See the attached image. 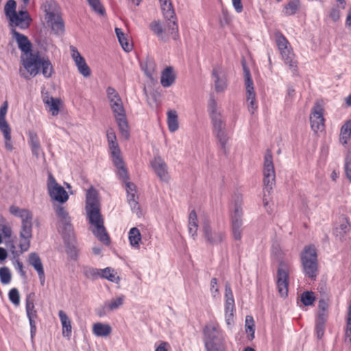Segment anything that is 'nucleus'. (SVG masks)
Masks as SVG:
<instances>
[{
	"instance_id": "nucleus-26",
	"label": "nucleus",
	"mask_w": 351,
	"mask_h": 351,
	"mask_svg": "<svg viewBox=\"0 0 351 351\" xmlns=\"http://www.w3.org/2000/svg\"><path fill=\"white\" fill-rule=\"evenodd\" d=\"M339 224L335 228V234L341 241H343L347 233L350 232L351 226L348 218L345 216L339 217Z\"/></svg>"
},
{
	"instance_id": "nucleus-30",
	"label": "nucleus",
	"mask_w": 351,
	"mask_h": 351,
	"mask_svg": "<svg viewBox=\"0 0 351 351\" xmlns=\"http://www.w3.org/2000/svg\"><path fill=\"white\" fill-rule=\"evenodd\" d=\"M106 136L112 156L120 155L121 151L117 141L115 132L112 129H109L107 130Z\"/></svg>"
},
{
	"instance_id": "nucleus-41",
	"label": "nucleus",
	"mask_w": 351,
	"mask_h": 351,
	"mask_svg": "<svg viewBox=\"0 0 351 351\" xmlns=\"http://www.w3.org/2000/svg\"><path fill=\"white\" fill-rule=\"evenodd\" d=\"M242 225L243 221L232 219V234L235 240L240 241L242 238Z\"/></svg>"
},
{
	"instance_id": "nucleus-40",
	"label": "nucleus",
	"mask_w": 351,
	"mask_h": 351,
	"mask_svg": "<svg viewBox=\"0 0 351 351\" xmlns=\"http://www.w3.org/2000/svg\"><path fill=\"white\" fill-rule=\"evenodd\" d=\"M124 300V295H121L117 298L107 301L104 304V308L108 311L117 310L123 305Z\"/></svg>"
},
{
	"instance_id": "nucleus-28",
	"label": "nucleus",
	"mask_w": 351,
	"mask_h": 351,
	"mask_svg": "<svg viewBox=\"0 0 351 351\" xmlns=\"http://www.w3.org/2000/svg\"><path fill=\"white\" fill-rule=\"evenodd\" d=\"M43 103L49 108V111L53 116L58 115L60 112V106L61 100L48 95L43 97Z\"/></svg>"
},
{
	"instance_id": "nucleus-52",
	"label": "nucleus",
	"mask_w": 351,
	"mask_h": 351,
	"mask_svg": "<svg viewBox=\"0 0 351 351\" xmlns=\"http://www.w3.org/2000/svg\"><path fill=\"white\" fill-rule=\"evenodd\" d=\"M3 134L5 139V147L8 151H12L14 147L11 141V129L10 128L7 129L0 130Z\"/></svg>"
},
{
	"instance_id": "nucleus-49",
	"label": "nucleus",
	"mask_w": 351,
	"mask_h": 351,
	"mask_svg": "<svg viewBox=\"0 0 351 351\" xmlns=\"http://www.w3.org/2000/svg\"><path fill=\"white\" fill-rule=\"evenodd\" d=\"M345 341L351 343V300L348 307L346 319V329L345 332Z\"/></svg>"
},
{
	"instance_id": "nucleus-37",
	"label": "nucleus",
	"mask_w": 351,
	"mask_h": 351,
	"mask_svg": "<svg viewBox=\"0 0 351 351\" xmlns=\"http://www.w3.org/2000/svg\"><path fill=\"white\" fill-rule=\"evenodd\" d=\"M115 33L117 36L118 40H119L120 45H121L123 49L127 52L130 51L132 49V44L130 43L127 36L123 32L121 29L116 27Z\"/></svg>"
},
{
	"instance_id": "nucleus-55",
	"label": "nucleus",
	"mask_w": 351,
	"mask_h": 351,
	"mask_svg": "<svg viewBox=\"0 0 351 351\" xmlns=\"http://www.w3.org/2000/svg\"><path fill=\"white\" fill-rule=\"evenodd\" d=\"M344 169L346 178L351 182V152L346 157Z\"/></svg>"
},
{
	"instance_id": "nucleus-21",
	"label": "nucleus",
	"mask_w": 351,
	"mask_h": 351,
	"mask_svg": "<svg viewBox=\"0 0 351 351\" xmlns=\"http://www.w3.org/2000/svg\"><path fill=\"white\" fill-rule=\"evenodd\" d=\"M12 27H19L21 29H27L32 21L29 14L26 10H20L9 19Z\"/></svg>"
},
{
	"instance_id": "nucleus-64",
	"label": "nucleus",
	"mask_w": 351,
	"mask_h": 351,
	"mask_svg": "<svg viewBox=\"0 0 351 351\" xmlns=\"http://www.w3.org/2000/svg\"><path fill=\"white\" fill-rule=\"evenodd\" d=\"M234 313H225L226 322L228 326H230L233 322Z\"/></svg>"
},
{
	"instance_id": "nucleus-17",
	"label": "nucleus",
	"mask_w": 351,
	"mask_h": 351,
	"mask_svg": "<svg viewBox=\"0 0 351 351\" xmlns=\"http://www.w3.org/2000/svg\"><path fill=\"white\" fill-rule=\"evenodd\" d=\"M25 310L30 325L31 338L33 339L36 332V320L38 318L37 311L35 309L34 300L31 295H28L25 300Z\"/></svg>"
},
{
	"instance_id": "nucleus-34",
	"label": "nucleus",
	"mask_w": 351,
	"mask_h": 351,
	"mask_svg": "<svg viewBox=\"0 0 351 351\" xmlns=\"http://www.w3.org/2000/svg\"><path fill=\"white\" fill-rule=\"evenodd\" d=\"M175 82V75L171 66L166 67L161 73V85L167 88L171 86Z\"/></svg>"
},
{
	"instance_id": "nucleus-56",
	"label": "nucleus",
	"mask_w": 351,
	"mask_h": 351,
	"mask_svg": "<svg viewBox=\"0 0 351 351\" xmlns=\"http://www.w3.org/2000/svg\"><path fill=\"white\" fill-rule=\"evenodd\" d=\"M29 135V144L30 147H34L40 145V141L37 134L35 132L30 131Z\"/></svg>"
},
{
	"instance_id": "nucleus-15",
	"label": "nucleus",
	"mask_w": 351,
	"mask_h": 351,
	"mask_svg": "<svg viewBox=\"0 0 351 351\" xmlns=\"http://www.w3.org/2000/svg\"><path fill=\"white\" fill-rule=\"evenodd\" d=\"M9 211L12 215L21 219L20 230H33V214L32 211L27 208H20L14 205L10 207Z\"/></svg>"
},
{
	"instance_id": "nucleus-50",
	"label": "nucleus",
	"mask_w": 351,
	"mask_h": 351,
	"mask_svg": "<svg viewBox=\"0 0 351 351\" xmlns=\"http://www.w3.org/2000/svg\"><path fill=\"white\" fill-rule=\"evenodd\" d=\"M8 110V104L5 102L0 108V130L9 128L10 126L5 120V114Z\"/></svg>"
},
{
	"instance_id": "nucleus-36",
	"label": "nucleus",
	"mask_w": 351,
	"mask_h": 351,
	"mask_svg": "<svg viewBox=\"0 0 351 351\" xmlns=\"http://www.w3.org/2000/svg\"><path fill=\"white\" fill-rule=\"evenodd\" d=\"M141 66L146 76L151 80H153L156 72V64L154 61L151 59L147 60L145 62L141 64Z\"/></svg>"
},
{
	"instance_id": "nucleus-45",
	"label": "nucleus",
	"mask_w": 351,
	"mask_h": 351,
	"mask_svg": "<svg viewBox=\"0 0 351 351\" xmlns=\"http://www.w3.org/2000/svg\"><path fill=\"white\" fill-rule=\"evenodd\" d=\"M92 10L98 15L104 16L106 14V9L100 0H87Z\"/></svg>"
},
{
	"instance_id": "nucleus-29",
	"label": "nucleus",
	"mask_w": 351,
	"mask_h": 351,
	"mask_svg": "<svg viewBox=\"0 0 351 351\" xmlns=\"http://www.w3.org/2000/svg\"><path fill=\"white\" fill-rule=\"evenodd\" d=\"M188 230L191 237L195 240L197 237L198 219L196 212L193 210L189 215Z\"/></svg>"
},
{
	"instance_id": "nucleus-46",
	"label": "nucleus",
	"mask_w": 351,
	"mask_h": 351,
	"mask_svg": "<svg viewBox=\"0 0 351 351\" xmlns=\"http://www.w3.org/2000/svg\"><path fill=\"white\" fill-rule=\"evenodd\" d=\"M83 274L86 278L95 280L99 278L100 269L84 266L83 267Z\"/></svg>"
},
{
	"instance_id": "nucleus-6",
	"label": "nucleus",
	"mask_w": 351,
	"mask_h": 351,
	"mask_svg": "<svg viewBox=\"0 0 351 351\" xmlns=\"http://www.w3.org/2000/svg\"><path fill=\"white\" fill-rule=\"evenodd\" d=\"M208 111L212 121L213 130L219 140L221 149L225 154L227 153L226 144L228 136L226 132V123L217 106V103L213 97L208 101Z\"/></svg>"
},
{
	"instance_id": "nucleus-20",
	"label": "nucleus",
	"mask_w": 351,
	"mask_h": 351,
	"mask_svg": "<svg viewBox=\"0 0 351 351\" xmlns=\"http://www.w3.org/2000/svg\"><path fill=\"white\" fill-rule=\"evenodd\" d=\"M71 56L73 59L79 73L84 77H88L91 75L90 67L86 64L85 59L81 56L77 49L71 46Z\"/></svg>"
},
{
	"instance_id": "nucleus-35",
	"label": "nucleus",
	"mask_w": 351,
	"mask_h": 351,
	"mask_svg": "<svg viewBox=\"0 0 351 351\" xmlns=\"http://www.w3.org/2000/svg\"><path fill=\"white\" fill-rule=\"evenodd\" d=\"M99 278L107 279L115 283H118L120 280L119 277L117 275V272L111 267L100 269Z\"/></svg>"
},
{
	"instance_id": "nucleus-19",
	"label": "nucleus",
	"mask_w": 351,
	"mask_h": 351,
	"mask_svg": "<svg viewBox=\"0 0 351 351\" xmlns=\"http://www.w3.org/2000/svg\"><path fill=\"white\" fill-rule=\"evenodd\" d=\"M324 110L323 108L317 104L312 110V112L310 117L311 127L315 132L321 131L324 127Z\"/></svg>"
},
{
	"instance_id": "nucleus-57",
	"label": "nucleus",
	"mask_w": 351,
	"mask_h": 351,
	"mask_svg": "<svg viewBox=\"0 0 351 351\" xmlns=\"http://www.w3.org/2000/svg\"><path fill=\"white\" fill-rule=\"evenodd\" d=\"M242 215L243 211L241 207L237 205L232 216V219H238L239 221H242Z\"/></svg>"
},
{
	"instance_id": "nucleus-33",
	"label": "nucleus",
	"mask_w": 351,
	"mask_h": 351,
	"mask_svg": "<svg viewBox=\"0 0 351 351\" xmlns=\"http://www.w3.org/2000/svg\"><path fill=\"white\" fill-rule=\"evenodd\" d=\"M58 316L62 327L64 337H70L72 331L71 322L66 313L62 310L58 311Z\"/></svg>"
},
{
	"instance_id": "nucleus-24",
	"label": "nucleus",
	"mask_w": 351,
	"mask_h": 351,
	"mask_svg": "<svg viewBox=\"0 0 351 351\" xmlns=\"http://www.w3.org/2000/svg\"><path fill=\"white\" fill-rule=\"evenodd\" d=\"M11 33L12 34L13 38L16 40L18 47L23 52V54H26V53L32 52V43L29 40L28 38L17 32L16 29L12 28Z\"/></svg>"
},
{
	"instance_id": "nucleus-42",
	"label": "nucleus",
	"mask_w": 351,
	"mask_h": 351,
	"mask_svg": "<svg viewBox=\"0 0 351 351\" xmlns=\"http://www.w3.org/2000/svg\"><path fill=\"white\" fill-rule=\"evenodd\" d=\"M300 7L299 0H293L285 5L283 12L286 16H292L299 10Z\"/></svg>"
},
{
	"instance_id": "nucleus-60",
	"label": "nucleus",
	"mask_w": 351,
	"mask_h": 351,
	"mask_svg": "<svg viewBox=\"0 0 351 351\" xmlns=\"http://www.w3.org/2000/svg\"><path fill=\"white\" fill-rule=\"evenodd\" d=\"M330 17L333 21H337L341 17V12L337 8H332L330 10Z\"/></svg>"
},
{
	"instance_id": "nucleus-47",
	"label": "nucleus",
	"mask_w": 351,
	"mask_h": 351,
	"mask_svg": "<svg viewBox=\"0 0 351 351\" xmlns=\"http://www.w3.org/2000/svg\"><path fill=\"white\" fill-rule=\"evenodd\" d=\"M301 302L304 306H311L313 305L315 300V297L314 295V293L313 291H304L301 294Z\"/></svg>"
},
{
	"instance_id": "nucleus-13",
	"label": "nucleus",
	"mask_w": 351,
	"mask_h": 351,
	"mask_svg": "<svg viewBox=\"0 0 351 351\" xmlns=\"http://www.w3.org/2000/svg\"><path fill=\"white\" fill-rule=\"evenodd\" d=\"M47 191L49 196L55 201L64 203L69 199L65 189L58 184L51 173H49L47 179Z\"/></svg>"
},
{
	"instance_id": "nucleus-5",
	"label": "nucleus",
	"mask_w": 351,
	"mask_h": 351,
	"mask_svg": "<svg viewBox=\"0 0 351 351\" xmlns=\"http://www.w3.org/2000/svg\"><path fill=\"white\" fill-rule=\"evenodd\" d=\"M204 342L206 351H224L225 333L216 321L208 323L203 329Z\"/></svg>"
},
{
	"instance_id": "nucleus-23",
	"label": "nucleus",
	"mask_w": 351,
	"mask_h": 351,
	"mask_svg": "<svg viewBox=\"0 0 351 351\" xmlns=\"http://www.w3.org/2000/svg\"><path fill=\"white\" fill-rule=\"evenodd\" d=\"M18 253L23 254L27 252L31 246V240L32 239V230H20L19 233Z\"/></svg>"
},
{
	"instance_id": "nucleus-63",
	"label": "nucleus",
	"mask_w": 351,
	"mask_h": 351,
	"mask_svg": "<svg viewBox=\"0 0 351 351\" xmlns=\"http://www.w3.org/2000/svg\"><path fill=\"white\" fill-rule=\"evenodd\" d=\"M31 151H32V154L36 158H38L40 155L42 153V149H41V147L40 145L39 146H36L34 147H32L31 148Z\"/></svg>"
},
{
	"instance_id": "nucleus-59",
	"label": "nucleus",
	"mask_w": 351,
	"mask_h": 351,
	"mask_svg": "<svg viewBox=\"0 0 351 351\" xmlns=\"http://www.w3.org/2000/svg\"><path fill=\"white\" fill-rule=\"evenodd\" d=\"M1 230L6 238H10L12 236V229L11 227L8 224H3L2 226H1Z\"/></svg>"
},
{
	"instance_id": "nucleus-18",
	"label": "nucleus",
	"mask_w": 351,
	"mask_h": 351,
	"mask_svg": "<svg viewBox=\"0 0 351 351\" xmlns=\"http://www.w3.org/2000/svg\"><path fill=\"white\" fill-rule=\"evenodd\" d=\"M150 165L154 171L161 181L168 182L169 179L168 167L160 156H154L150 161Z\"/></svg>"
},
{
	"instance_id": "nucleus-7",
	"label": "nucleus",
	"mask_w": 351,
	"mask_h": 351,
	"mask_svg": "<svg viewBox=\"0 0 351 351\" xmlns=\"http://www.w3.org/2000/svg\"><path fill=\"white\" fill-rule=\"evenodd\" d=\"M300 259L305 276L315 280L318 274L317 254L315 246H305L301 252Z\"/></svg>"
},
{
	"instance_id": "nucleus-43",
	"label": "nucleus",
	"mask_w": 351,
	"mask_h": 351,
	"mask_svg": "<svg viewBox=\"0 0 351 351\" xmlns=\"http://www.w3.org/2000/svg\"><path fill=\"white\" fill-rule=\"evenodd\" d=\"M351 136V123L347 121L341 128L340 141L343 145L347 144Z\"/></svg>"
},
{
	"instance_id": "nucleus-9",
	"label": "nucleus",
	"mask_w": 351,
	"mask_h": 351,
	"mask_svg": "<svg viewBox=\"0 0 351 351\" xmlns=\"http://www.w3.org/2000/svg\"><path fill=\"white\" fill-rule=\"evenodd\" d=\"M263 184H264V197L266 196V192L270 193L276 184V173L273 162V156L270 150L267 149L264 156L263 162ZM264 206L268 204V202L263 198Z\"/></svg>"
},
{
	"instance_id": "nucleus-62",
	"label": "nucleus",
	"mask_w": 351,
	"mask_h": 351,
	"mask_svg": "<svg viewBox=\"0 0 351 351\" xmlns=\"http://www.w3.org/2000/svg\"><path fill=\"white\" fill-rule=\"evenodd\" d=\"M232 5L237 13H241L243 11V5L241 0H232Z\"/></svg>"
},
{
	"instance_id": "nucleus-8",
	"label": "nucleus",
	"mask_w": 351,
	"mask_h": 351,
	"mask_svg": "<svg viewBox=\"0 0 351 351\" xmlns=\"http://www.w3.org/2000/svg\"><path fill=\"white\" fill-rule=\"evenodd\" d=\"M42 9L45 12V19L52 32L56 35H62L64 32V23L58 12L57 4L53 1H46Z\"/></svg>"
},
{
	"instance_id": "nucleus-54",
	"label": "nucleus",
	"mask_w": 351,
	"mask_h": 351,
	"mask_svg": "<svg viewBox=\"0 0 351 351\" xmlns=\"http://www.w3.org/2000/svg\"><path fill=\"white\" fill-rule=\"evenodd\" d=\"M8 298L11 302L14 305L19 306L20 304V295L17 289L12 288L10 290Z\"/></svg>"
},
{
	"instance_id": "nucleus-27",
	"label": "nucleus",
	"mask_w": 351,
	"mask_h": 351,
	"mask_svg": "<svg viewBox=\"0 0 351 351\" xmlns=\"http://www.w3.org/2000/svg\"><path fill=\"white\" fill-rule=\"evenodd\" d=\"M114 165L117 169V175L119 178L123 182L129 180V175L128 170L125 166L124 162L121 157V154L118 156H112Z\"/></svg>"
},
{
	"instance_id": "nucleus-11",
	"label": "nucleus",
	"mask_w": 351,
	"mask_h": 351,
	"mask_svg": "<svg viewBox=\"0 0 351 351\" xmlns=\"http://www.w3.org/2000/svg\"><path fill=\"white\" fill-rule=\"evenodd\" d=\"M276 42L284 62L295 70L297 67V62L295 60L294 53L287 39L282 33L278 32L276 34Z\"/></svg>"
},
{
	"instance_id": "nucleus-22",
	"label": "nucleus",
	"mask_w": 351,
	"mask_h": 351,
	"mask_svg": "<svg viewBox=\"0 0 351 351\" xmlns=\"http://www.w3.org/2000/svg\"><path fill=\"white\" fill-rule=\"evenodd\" d=\"M29 265L36 271L40 284L43 285L45 281V274L42 261L36 252H32L28 255L27 259Z\"/></svg>"
},
{
	"instance_id": "nucleus-58",
	"label": "nucleus",
	"mask_w": 351,
	"mask_h": 351,
	"mask_svg": "<svg viewBox=\"0 0 351 351\" xmlns=\"http://www.w3.org/2000/svg\"><path fill=\"white\" fill-rule=\"evenodd\" d=\"M125 185V190L127 192V195L130 193H136V186L133 183L130 182L129 180L124 182Z\"/></svg>"
},
{
	"instance_id": "nucleus-38",
	"label": "nucleus",
	"mask_w": 351,
	"mask_h": 351,
	"mask_svg": "<svg viewBox=\"0 0 351 351\" xmlns=\"http://www.w3.org/2000/svg\"><path fill=\"white\" fill-rule=\"evenodd\" d=\"M167 125L171 132H174L178 129V114L176 110H170L167 112Z\"/></svg>"
},
{
	"instance_id": "nucleus-32",
	"label": "nucleus",
	"mask_w": 351,
	"mask_h": 351,
	"mask_svg": "<svg viewBox=\"0 0 351 351\" xmlns=\"http://www.w3.org/2000/svg\"><path fill=\"white\" fill-rule=\"evenodd\" d=\"M112 332V328L108 324L97 322L93 326V333L97 337H106Z\"/></svg>"
},
{
	"instance_id": "nucleus-44",
	"label": "nucleus",
	"mask_w": 351,
	"mask_h": 351,
	"mask_svg": "<svg viewBox=\"0 0 351 351\" xmlns=\"http://www.w3.org/2000/svg\"><path fill=\"white\" fill-rule=\"evenodd\" d=\"M127 200L133 212L137 214L140 213L141 208L138 203V196L136 193L127 195Z\"/></svg>"
},
{
	"instance_id": "nucleus-12",
	"label": "nucleus",
	"mask_w": 351,
	"mask_h": 351,
	"mask_svg": "<svg viewBox=\"0 0 351 351\" xmlns=\"http://www.w3.org/2000/svg\"><path fill=\"white\" fill-rule=\"evenodd\" d=\"M55 211L62 224L60 232L62 233L64 239L66 238H68V239H71L73 235V229L69 213L64 206L60 205L55 208Z\"/></svg>"
},
{
	"instance_id": "nucleus-51",
	"label": "nucleus",
	"mask_w": 351,
	"mask_h": 351,
	"mask_svg": "<svg viewBox=\"0 0 351 351\" xmlns=\"http://www.w3.org/2000/svg\"><path fill=\"white\" fill-rule=\"evenodd\" d=\"M16 3L14 0H8L5 5L4 11L6 16L10 19L11 16L14 15L16 11Z\"/></svg>"
},
{
	"instance_id": "nucleus-2",
	"label": "nucleus",
	"mask_w": 351,
	"mask_h": 351,
	"mask_svg": "<svg viewBox=\"0 0 351 351\" xmlns=\"http://www.w3.org/2000/svg\"><path fill=\"white\" fill-rule=\"evenodd\" d=\"M20 62V75L26 80L35 77L40 71L46 78H49L53 73V68L49 59L41 57L38 51L22 54Z\"/></svg>"
},
{
	"instance_id": "nucleus-10",
	"label": "nucleus",
	"mask_w": 351,
	"mask_h": 351,
	"mask_svg": "<svg viewBox=\"0 0 351 351\" xmlns=\"http://www.w3.org/2000/svg\"><path fill=\"white\" fill-rule=\"evenodd\" d=\"M202 230L206 241L210 245H218L225 239L226 234L223 230L213 229L210 221L207 215L201 217Z\"/></svg>"
},
{
	"instance_id": "nucleus-3",
	"label": "nucleus",
	"mask_w": 351,
	"mask_h": 351,
	"mask_svg": "<svg viewBox=\"0 0 351 351\" xmlns=\"http://www.w3.org/2000/svg\"><path fill=\"white\" fill-rule=\"evenodd\" d=\"M164 17L167 20V29L164 28L159 21H154L149 24V28L158 38L166 43L170 36L175 40L179 39L178 25L174 10L170 0L159 1Z\"/></svg>"
},
{
	"instance_id": "nucleus-61",
	"label": "nucleus",
	"mask_w": 351,
	"mask_h": 351,
	"mask_svg": "<svg viewBox=\"0 0 351 351\" xmlns=\"http://www.w3.org/2000/svg\"><path fill=\"white\" fill-rule=\"evenodd\" d=\"M225 298L234 299L233 293L229 283H226L225 285Z\"/></svg>"
},
{
	"instance_id": "nucleus-39",
	"label": "nucleus",
	"mask_w": 351,
	"mask_h": 351,
	"mask_svg": "<svg viewBox=\"0 0 351 351\" xmlns=\"http://www.w3.org/2000/svg\"><path fill=\"white\" fill-rule=\"evenodd\" d=\"M128 239L130 245L133 247H139V243L141 240V234L140 233L139 230L137 228L134 227L130 230L128 233Z\"/></svg>"
},
{
	"instance_id": "nucleus-16",
	"label": "nucleus",
	"mask_w": 351,
	"mask_h": 351,
	"mask_svg": "<svg viewBox=\"0 0 351 351\" xmlns=\"http://www.w3.org/2000/svg\"><path fill=\"white\" fill-rule=\"evenodd\" d=\"M289 265L281 261L277 272V287L280 295L286 297L288 294Z\"/></svg>"
},
{
	"instance_id": "nucleus-25",
	"label": "nucleus",
	"mask_w": 351,
	"mask_h": 351,
	"mask_svg": "<svg viewBox=\"0 0 351 351\" xmlns=\"http://www.w3.org/2000/svg\"><path fill=\"white\" fill-rule=\"evenodd\" d=\"M215 90L217 93L223 92L228 87L227 78L225 75L217 69L213 70Z\"/></svg>"
},
{
	"instance_id": "nucleus-4",
	"label": "nucleus",
	"mask_w": 351,
	"mask_h": 351,
	"mask_svg": "<svg viewBox=\"0 0 351 351\" xmlns=\"http://www.w3.org/2000/svg\"><path fill=\"white\" fill-rule=\"evenodd\" d=\"M106 94L120 133L124 138L128 139L130 138L129 125L122 99L118 92L112 87L107 88Z\"/></svg>"
},
{
	"instance_id": "nucleus-31",
	"label": "nucleus",
	"mask_w": 351,
	"mask_h": 351,
	"mask_svg": "<svg viewBox=\"0 0 351 351\" xmlns=\"http://www.w3.org/2000/svg\"><path fill=\"white\" fill-rule=\"evenodd\" d=\"M11 252L12 254L11 260L15 269L19 272L21 277H25L26 272L24 271L23 263L19 258L21 254L20 253H18L17 250H16V247L13 244L11 245Z\"/></svg>"
},
{
	"instance_id": "nucleus-1",
	"label": "nucleus",
	"mask_w": 351,
	"mask_h": 351,
	"mask_svg": "<svg viewBox=\"0 0 351 351\" xmlns=\"http://www.w3.org/2000/svg\"><path fill=\"white\" fill-rule=\"evenodd\" d=\"M85 209L89 223L94 227V229L92 230L94 235L104 244L109 245L110 240L104 227V221L98 199V193L93 186H90L86 191Z\"/></svg>"
},
{
	"instance_id": "nucleus-53",
	"label": "nucleus",
	"mask_w": 351,
	"mask_h": 351,
	"mask_svg": "<svg viewBox=\"0 0 351 351\" xmlns=\"http://www.w3.org/2000/svg\"><path fill=\"white\" fill-rule=\"evenodd\" d=\"M325 330V320L323 317H319L316 321L315 332L318 339H322Z\"/></svg>"
},
{
	"instance_id": "nucleus-14",
	"label": "nucleus",
	"mask_w": 351,
	"mask_h": 351,
	"mask_svg": "<svg viewBox=\"0 0 351 351\" xmlns=\"http://www.w3.org/2000/svg\"><path fill=\"white\" fill-rule=\"evenodd\" d=\"M245 73V85L246 89V101L247 108L251 114H254L257 109V104L256 101V94L254 88V83L251 77L249 69L244 66Z\"/></svg>"
},
{
	"instance_id": "nucleus-48",
	"label": "nucleus",
	"mask_w": 351,
	"mask_h": 351,
	"mask_svg": "<svg viewBox=\"0 0 351 351\" xmlns=\"http://www.w3.org/2000/svg\"><path fill=\"white\" fill-rule=\"evenodd\" d=\"M12 279L11 271L8 267L0 268V281L3 285H8Z\"/></svg>"
}]
</instances>
